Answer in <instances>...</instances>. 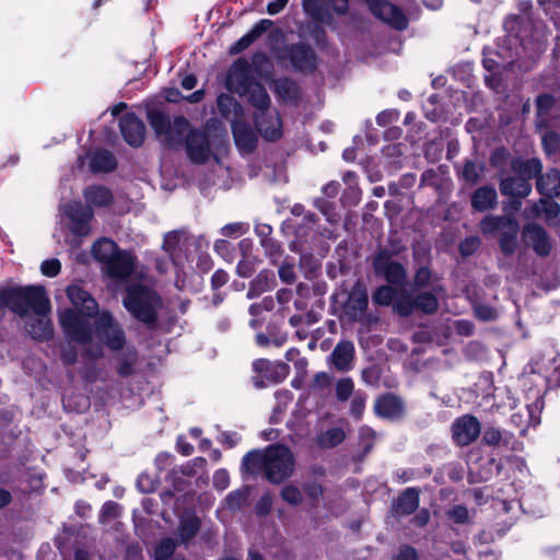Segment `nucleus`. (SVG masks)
Masks as SVG:
<instances>
[{"mask_svg": "<svg viewBox=\"0 0 560 560\" xmlns=\"http://www.w3.org/2000/svg\"><path fill=\"white\" fill-rule=\"evenodd\" d=\"M9 307L15 314L28 317L25 328L32 338L45 340L52 335L51 323L48 317L50 303L45 290L39 285L7 287L0 290V317Z\"/></svg>", "mask_w": 560, "mask_h": 560, "instance_id": "1", "label": "nucleus"}, {"mask_svg": "<svg viewBox=\"0 0 560 560\" xmlns=\"http://www.w3.org/2000/svg\"><path fill=\"white\" fill-rule=\"evenodd\" d=\"M59 320L65 334L71 340L88 346L85 350L91 358L103 355V348L100 345L94 346V340L104 343L112 350H119L125 345L126 337L122 328L107 312H103L98 316L95 330L72 308L62 311L59 314Z\"/></svg>", "mask_w": 560, "mask_h": 560, "instance_id": "2", "label": "nucleus"}, {"mask_svg": "<svg viewBox=\"0 0 560 560\" xmlns=\"http://www.w3.org/2000/svg\"><path fill=\"white\" fill-rule=\"evenodd\" d=\"M372 13L388 25L404 30L408 21L399 8L387 0H365ZM349 0H303V9L313 20L329 24L332 20L331 12L346 14Z\"/></svg>", "mask_w": 560, "mask_h": 560, "instance_id": "3", "label": "nucleus"}, {"mask_svg": "<svg viewBox=\"0 0 560 560\" xmlns=\"http://www.w3.org/2000/svg\"><path fill=\"white\" fill-rule=\"evenodd\" d=\"M243 469L248 474L262 471L266 478L279 483L289 478L294 470V458L283 445H270L264 451H252L243 458Z\"/></svg>", "mask_w": 560, "mask_h": 560, "instance_id": "4", "label": "nucleus"}, {"mask_svg": "<svg viewBox=\"0 0 560 560\" xmlns=\"http://www.w3.org/2000/svg\"><path fill=\"white\" fill-rule=\"evenodd\" d=\"M88 203L84 207L81 202L74 201L65 205L62 210L70 221V231L74 236L84 237L91 233L90 222L94 217L93 207L108 206L113 201L110 190L104 186H89L83 191Z\"/></svg>", "mask_w": 560, "mask_h": 560, "instance_id": "5", "label": "nucleus"}, {"mask_svg": "<svg viewBox=\"0 0 560 560\" xmlns=\"http://www.w3.org/2000/svg\"><path fill=\"white\" fill-rule=\"evenodd\" d=\"M93 257L104 265L112 278L126 279L135 269V258L126 250H120L115 242L103 237L92 246Z\"/></svg>", "mask_w": 560, "mask_h": 560, "instance_id": "6", "label": "nucleus"}, {"mask_svg": "<svg viewBox=\"0 0 560 560\" xmlns=\"http://www.w3.org/2000/svg\"><path fill=\"white\" fill-rule=\"evenodd\" d=\"M124 305L135 318L151 325L156 322L158 311L161 308L162 302L153 290L138 284L130 285L127 289Z\"/></svg>", "mask_w": 560, "mask_h": 560, "instance_id": "7", "label": "nucleus"}, {"mask_svg": "<svg viewBox=\"0 0 560 560\" xmlns=\"http://www.w3.org/2000/svg\"><path fill=\"white\" fill-rule=\"evenodd\" d=\"M149 122L158 139L170 148L182 144L184 137L190 132L189 121L184 117H175L173 120L160 110L148 112Z\"/></svg>", "mask_w": 560, "mask_h": 560, "instance_id": "8", "label": "nucleus"}, {"mask_svg": "<svg viewBox=\"0 0 560 560\" xmlns=\"http://www.w3.org/2000/svg\"><path fill=\"white\" fill-rule=\"evenodd\" d=\"M228 151V142L223 138L209 140L200 131H190L186 138V152L189 160L196 164H203L211 160L220 162Z\"/></svg>", "mask_w": 560, "mask_h": 560, "instance_id": "9", "label": "nucleus"}, {"mask_svg": "<svg viewBox=\"0 0 560 560\" xmlns=\"http://www.w3.org/2000/svg\"><path fill=\"white\" fill-rule=\"evenodd\" d=\"M254 83L248 62L244 59L235 61L228 73V90L240 95H245Z\"/></svg>", "mask_w": 560, "mask_h": 560, "instance_id": "10", "label": "nucleus"}, {"mask_svg": "<svg viewBox=\"0 0 560 560\" xmlns=\"http://www.w3.org/2000/svg\"><path fill=\"white\" fill-rule=\"evenodd\" d=\"M368 292L361 282H357L343 304V313L350 320H361L368 308Z\"/></svg>", "mask_w": 560, "mask_h": 560, "instance_id": "11", "label": "nucleus"}, {"mask_svg": "<svg viewBox=\"0 0 560 560\" xmlns=\"http://www.w3.org/2000/svg\"><path fill=\"white\" fill-rule=\"evenodd\" d=\"M453 439L458 445H468L480 434V423L477 418L465 415L452 425Z\"/></svg>", "mask_w": 560, "mask_h": 560, "instance_id": "12", "label": "nucleus"}, {"mask_svg": "<svg viewBox=\"0 0 560 560\" xmlns=\"http://www.w3.org/2000/svg\"><path fill=\"white\" fill-rule=\"evenodd\" d=\"M67 296L82 315L91 317L97 313L98 306L96 301L80 284H70L67 288Z\"/></svg>", "mask_w": 560, "mask_h": 560, "instance_id": "13", "label": "nucleus"}, {"mask_svg": "<svg viewBox=\"0 0 560 560\" xmlns=\"http://www.w3.org/2000/svg\"><path fill=\"white\" fill-rule=\"evenodd\" d=\"M255 122L259 133L266 140H277L282 135V124L276 110L257 113Z\"/></svg>", "mask_w": 560, "mask_h": 560, "instance_id": "14", "label": "nucleus"}, {"mask_svg": "<svg viewBox=\"0 0 560 560\" xmlns=\"http://www.w3.org/2000/svg\"><path fill=\"white\" fill-rule=\"evenodd\" d=\"M374 269L390 283H400L405 279V270L398 262L392 261L386 252H380L374 258Z\"/></svg>", "mask_w": 560, "mask_h": 560, "instance_id": "15", "label": "nucleus"}, {"mask_svg": "<svg viewBox=\"0 0 560 560\" xmlns=\"http://www.w3.org/2000/svg\"><path fill=\"white\" fill-rule=\"evenodd\" d=\"M120 130L124 139L132 147L142 144L145 136L143 122L133 114L125 115L120 120Z\"/></svg>", "mask_w": 560, "mask_h": 560, "instance_id": "16", "label": "nucleus"}, {"mask_svg": "<svg viewBox=\"0 0 560 560\" xmlns=\"http://www.w3.org/2000/svg\"><path fill=\"white\" fill-rule=\"evenodd\" d=\"M537 189L544 197L540 200L542 208L546 211L552 212V205L548 199L560 195V174L557 171H553L552 173L541 176L537 180Z\"/></svg>", "mask_w": 560, "mask_h": 560, "instance_id": "17", "label": "nucleus"}, {"mask_svg": "<svg viewBox=\"0 0 560 560\" xmlns=\"http://www.w3.org/2000/svg\"><path fill=\"white\" fill-rule=\"evenodd\" d=\"M524 242L533 247V249L540 256H546L551 249V244L546 232L535 224H528L523 231Z\"/></svg>", "mask_w": 560, "mask_h": 560, "instance_id": "18", "label": "nucleus"}, {"mask_svg": "<svg viewBox=\"0 0 560 560\" xmlns=\"http://www.w3.org/2000/svg\"><path fill=\"white\" fill-rule=\"evenodd\" d=\"M232 131L236 147L243 153L252 152L257 142L256 133L242 118L232 124Z\"/></svg>", "mask_w": 560, "mask_h": 560, "instance_id": "19", "label": "nucleus"}, {"mask_svg": "<svg viewBox=\"0 0 560 560\" xmlns=\"http://www.w3.org/2000/svg\"><path fill=\"white\" fill-rule=\"evenodd\" d=\"M287 57L290 59L291 65L298 70H313L315 67V54L305 45H292L287 49Z\"/></svg>", "mask_w": 560, "mask_h": 560, "instance_id": "20", "label": "nucleus"}, {"mask_svg": "<svg viewBox=\"0 0 560 560\" xmlns=\"http://www.w3.org/2000/svg\"><path fill=\"white\" fill-rule=\"evenodd\" d=\"M354 357V346L350 341H340L337 343L330 354V361L339 371H348L352 368Z\"/></svg>", "mask_w": 560, "mask_h": 560, "instance_id": "21", "label": "nucleus"}, {"mask_svg": "<svg viewBox=\"0 0 560 560\" xmlns=\"http://www.w3.org/2000/svg\"><path fill=\"white\" fill-rule=\"evenodd\" d=\"M374 409L377 416L394 419L401 416L404 406L396 396L385 395L375 401Z\"/></svg>", "mask_w": 560, "mask_h": 560, "instance_id": "22", "label": "nucleus"}, {"mask_svg": "<svg viewBox=\"0 0 560 560\" xmlns=\"http://www.w3.org/2000/svg\"><path fill=\"white\" fill-rule=\"evenodd\" d=\"M217 104L220 114L230 119L231 124L244 118L243 108L233 96L229 94H221L218 96Z\"/></svg>", "mask_w": 560, "mask_h": 560, "instance_id": "23", "label": "nucleus"}, {"mask_svg": "<svg viewBox=\"0 0 560 560\" xmlns=\"http://www.w3.org/2000/svg\"><path fill=\"white\" fill-rule=\"evenodd\" d=\"M510 47L501 51L486 50L483 57V66L490 72H497L501 67L513 63V52Z\"/></svg>", "mask_w": 560, "mask_h": 560, "instance_id": "24", "label": "nucleus"}, {"mask_svg": "<svg viewBox=\"0 0 560 560\" xmlns=\"http://www.w3.org/2000/svg\"><path fill=\"white\" fill-rule=\"evenodd\" d=\"M501 192L506 196L526 197L530 192V184L523 177H511L502 180Z\"/></svg>", "mask_w": 560, "mask_h": 560, "instance_id": "25", "label": "nucleus"}, {"mask_svg": "<svg viewBox=\"0 0 560 560\" xmlns=\"http://www.w3.org/2000/svg\"><path fill=\"white\" fill-rule=\"evenodd\" d=\"M183 247L182 234L178 232H170L165 235L163 242L164 250L170 255L174 265L179 266L183 264Z\"/></svg>", "mask_w": 560, "mask_h": 560, "instance_id": "26", "label": "nucleus"}, {"mask_svg": "<svg viewBox=\"0 0 560 560\" xmlns=\"http://www.w3.org/2000/svg\"><path fill=\"white\" fill-rule=\"evenodd\" d=\"M497 203V191L492 187H481L472 196L471 205L478 211L491 209Z\"/></svg>", "mask_w": 560, "mask_h": 560, "instance_id": "27", "label": "nucleus"}, {"mask_svg": "<svg viewBox=\"0 0 560 560\" xmlns=\"http://www.w3.org/2000/svg\"><path fill=\"white\" fill-rule=\"evenodd\" d=\"M419 505V492L413 489H407L398 499L396 513L401 515L411 514Z\"/></svg>", "mask_w": 560, "mask_h": 560, "instance_id": "28", "label": "nucleus"}, {"mask_svg": "<svg viewBox=\"0 0 560 560\" xmlns=\"http://www.w3.org/2000/svg\"><path fill=\"white\" fill-rule=\"evenodd\" d=\"M249 94V101L258 110V113H264L269 109L270 105V98L266 92V90L259 84L254 83L249 91L247 92Z\"/></svg>", "mask_w": 560, "mask_h": 560, "instance_id": "29", "label": "nucleus"}, {"mask_svg": "<svg viewBox=\"0 0 560 560\" xmlns=\"http://www.w3.org/2000/svg\"><path fill=\"white\" fill-rule=\"evenodd\" d=\"M115 167V158L108 151H98L91 159V170L93 172H110Z\"/></svg>", "mask_w": 560, "mask_h": 560, "instance_id": "30", "label": "nucleus"}, {"mask_svg": "<svg viewBox=\"0 0 560 560\" xmlns=\"http://www.w3.org/2000/svg\"><path fill=\"white\" fill-rule=\"evenodd\" d=\"M272 281L273 275L271 272L267 270L259 272L256 279L252 282V285L247 292V298L254 299L260 293L270 290Z\"/></svg>", "mask_w": 560, "mask_h": 560, "instance_id": "31", "label": "nucleus"}, {"mask_svg": "<svg viewBox=\"0 0 560 560\" xmlns=\"http://www.w3.org/2000/svg\"><path fill=\"white\" fill-rule=\"evenodd\" d=\"M200 522L196 516H188L182 520L179 537L183 542H188L199 530Z\"/></svg>", "mask_w": 560, "mask_h": 560, "instance_id": "32", "label": "nucleus"}, {"mask_svg": "<svg viewBox=\"0 0 560 560\" xmlns=\"http://www.w3.org/2000/svg\"><path fill=\"white\" fill-rule=\"evenodd\" d=\"M346 438L345 432L339 428H332L320 434L318 442L324 447H332L340 444Z\"/></svg>", "mask_w": 560, "mask_h": 560, "instance_id": "33", "label": "nucleus"}, {"mask_svg": "<svg viewBox=\"0 0 560 560\" xmlns=\"http://www.w3.org/2000/svg\"><path fill=\"white\" fill-rule=\"evenodd\" d=\"M511 223V231L503 233L500 238V246L505 254H512L516 248L517 225Z\"/></svg>", "mask_w": 560, "mask_h": 560, "instance_id": "34", "label": "nucleus"}, {"mask_svg": "<svg viewBox=\"0 0 560 560\" xmlns=\"http://www.w3.org/2000/svg\"><path fill=\"white\" fill-rule=\"evenodd\" d=\"M415 305L425 313H433L438 308V299L431 293L418 295Z\"/></svg>", "mask_w": 560, "mask_h": 560, "instance_id": "35", "label": "nucleus"}, {"mask_svg": "<svg viewBox=\"0 0 560 560\" xmlns=\"http://www.w3.org/2000/svg\"><path fill=\"white\" fill-rule=\"evenodd\" d=\"M175 550V541L172 538L162 539L155 548V560H167Z\"/></svg>", "mask_w": 560, "mask_h": 560, "instance_id": "36", "label": "nucleus"}, {"mask_svg": "<svg viewBox=\"0 0 560 560\" xmlns=\"http://www.w3.org/2000/svg\"><path fill=\"white\" fill-rule=\"evenodd\" d=\"M395 299V291L388 285L380 287L373 294V302L378 305H389Z\"/></svg>", "mask_w": 560, "mask_h": 560, "instance_id": "37", "label": "nucleus"}, {"mask_svg": "<svg viewBox=\"0 0 560 560\" xmlns=\"http://www.w3.org/2000/svg\"><path fill=\"white\" fill-rule=\"evenodd\" d=\"M136 352L133 350H127L126 353H124L122 358L120 359V363L118 365V373L121 376H127L132 373V366L136 362Z\"/></svg>", "mask_w": 560, "mask_h": 560, "instance_id": "38", "label": "nucleus"}, {"mask_svg": "<svg viewBox=\"0 0 560 560\" xmlns=\"http://www.w3.org/2000/svg\"><path fill=\"white\" fill-rule=\"evenodd\" d=\"M447 517L457 524H464L469 521V511L464 505H454L446 512Z\"/></svg>", "mask_w": 560, "mask_h": 560, "instance_id": "39", "label": "nucleus"}, {"mask_svg": "<svg viewBox=\"0 0 560 560\" xmlns=\"http://www.w3.org/2000/svg\"><path fill=\"white\" fill-rule=\"evenodd\" d=\"M354 385L351 378L345 377L337 382L336 394L339 400H347L353 392Z\"/></svg>", "mask_w": 560, "mask_h": 560, "instance_id": "40", "label": "nucleus"}, {"mask_svg": "<svg viewBox=\"0 0 560 560\" xmlns=\"http://www.w3.org/2000/svg\"><path fill=\"white\" fill-rule=\"evenodd\" d=\"M281 497L285 502L293 505L300 504L302 502V493L300 489L292 485L282 488Z\"/></svg>", "mask_w": 560, "mask_h": 560, "instance_id": "41", "label": "nucleus"}, {"mask_svg": "<svg viewBox=\"0 0 560 560\" xmlns=\"http://www.w3.org/2000/svg\"><path fill=\"white\" fill-rule=\"evenodd\" d=\"M246 500H247V493L244 491L237 490V491L231 492L226 497L225 502H226V505L229 509L237 510L244 505Z\"/></svg>", "mask_w": 560, "mask_h": 560, "instance_id": "42", "label": "nucleus"}, {"mask_svg": "<svg viewBox=\"0 0 560 560\" xmlns=\"http://www.w3.org/2000/svg\"><path fill=\"white\" fill-rule=\"evenodd\" d=\"M120 514V506L116 502H106L101 511V521L106 523L113 518H116Z\"/></svg>", "mask_w": 560, "mask_h": 560, "instance_id": "43", "label": "nucleus"}, {"mask_svg": "<svg viewBox=\"0 0 560 560\" xmlns=\"http://www.w3.org/2000/svg\"><path fill=\"white\" fill-rule=\"evenodd\" d=\"M503 440L501 430L494 427L487 428L482 434V441L487 445L495 446L499 445Z\"/></svg>", "mask_w": 560, "mask_h": 560, "instance_id": "44", "label": "nucleus"}, {"mask_svg": "<svg viewBox=\"0 0 560 560\" xmlns=\"http://www.w3.org/2000/svg\"><path fill=\"white\" fill-rule=\"evenodd\" d=\"M288 374H289L288 365L282 362H276V363H272V370L270 372V375H267V381H272V382L278 383V382H281L282 380H284Z\"/></svg>", "mask_w": 560, "mask_h": 560, "instance_id": "45", "label": "nucleus"}, {"mask_svg": "<svg viewBox=\"0 0 560 560\" xmlns=\"http://www.w3.org/2000/svg\"><path fill=\"white\" fill-rule=\"evenodd\" d=\"M248 230V226L244 223H240V222H236V223H230V224H226L224 225L222 229H221V233L223 236H241L243 234H245Z\"/></svg>", "mask_w": 560, "mask_h": 560, "instance_id": "46", "label": "nucleus"}, {"mask_svg": "<svg viewBox=\"0 0 560 560\" xmlns=\"http://www.w3.org/2000/svg\"><path fill=\"white\" fill-rule=\"evenodd\" d=\"M542 144L548 154L555 153L560 144V140L557 133L548 132L542 136Z\"/></svg>", "mask_w": 560, "mask_h": 560, "instance_id": "47", "label": "nucleus"}, {"mask_svg": "<svg viewBox=\"0 0 560 560\" xmlns=\"http://www.w3.org/2000/svg\"><path fill=\"white\" fill-rule=\"evenodd\" d=\"M553 105V98L550 95H540L537 98V115L542 122V117L549 112Z\"/></svg>", "mask_w": 560, "mask_h": 560, "instance_id": "48", "label": "nucleus"}, {"mask_svg": "<svg viewBox=\"0 0 560 560\" xmlns=\"http://www.w3.org/2000/svg\"><path fill=\"white\" fill-rule=\"evenodd\" d=\"M61 264L58 259L43 261L40 270L47 277H56L60 272Z\"/></svg>", "mask_w": 560, "mask_h": 560, "instance_id": "49", "label": "nucleus"}, {"mask_svg": "<svg viewBox=\"0 0 560 560\" xmlns=\"http://www.w3.org/2000/svg\"><path fill=\"white\" fill-rule=\"evenodd\" d=\"M256 40V37L250 33V31L241 37L234 45L231 47L232 54H240L244 49H246L250 44Z\"/></svg>", "mask_w": 560, "mask_h": 560, "instance_id": "50", "label": "nucleus"}, {"mask_svg": "<svg viewBox=\"0 0 560 560\" xmlns=\"http://www.w3.org/2000/svg\"><path fill=\"white\" fill-rule=\"evenodd\" d=\"M504 222L503 218L488 217L481 221V230L485 233L493 232L502 226Z\"/></svg>", "mask_w": 560, "mask_h": 560, "instance_id": "51", "label": "nucleus"}, {"mask_svg": "<svg viewBox=\"0 0 560 560\" xmlns=\"http://www.w3.org/2000/svg\"><path fill=\"white\" fill-rule=\"evenodd\" d=\"M137 487L142 492H152L156 488V481L149 475L142 474L137 479Z\"/></svg>", "mask_w": 560, "mask_h": 560, "instance_id": "52", "label": "nucleus"}, {"mask_svg": "<svg viewBox=\"0 0 560 560\" xmlns=\"http://www.w3.org/2000/svg\"><path fill=\"white\" fill-rule=\"evenodd\" d=\"M479 175H480V167L477 164H475L472 162H467L465 164L464 170H463V176L466 180L475 183L478 180Z\"/></svg>", "mask_w": 560, "mask_h": 560, "instance_id": "53", "label": "nucleus"}, {"mask_svg": "<svg viewBox=\"0 0 560 560\" xmlns=\"http://www.w3.org/2000/svg\"><path fill=\"white\" fill-rule=\"evenodd\" d=\"M229 483H230V477H229L228 471L224 469L217 470L213 476V486L218 490L222 491L228 488Z\"/></svg>", "mask_w": 560, "mask_h": 560, "instance_id": "54", "label": "nucleus"}, {"mask_svg": "<svg viewBox=\"0 0 560 560\" xmlns=\"http://www.w3.org/2000/svg\"><path fill=\"white\" fill-rule=\"evenodd\" d=\"M253 370L256 373L261 374L267 380V375H270V372L272 370V362H270L266 359H258V360L254 361Z\"/></svg>", "mask_w": 560, "mask_h": 560, "instance_id": "55", "label": "nucleus"}, {"mask_svg": "<svg viewBox=\"0 0 560 560\" xmlns=\"http://www.w3.org/2000/svg\"><path fill=\"white\" fill-rule=\"evenodd\" d=\"M279 277L285 283H293L295 280L294 267L291 264H284L279 268Z\"/></svg>", "mask_w": 560, "mask_h": 560, "instance_id": "56", "label": "nucleus"}, {"mask_svg": "<svg viewBox=\"0 0 560 560\" xmlns=\"http://www.w3.org/2000/svg\"><path fill=\"white\" fill-rule=\"evenodd\" d=\"M365 397L360 395V394H355L354 397L352 398L351 400V413L359 418L363 410H364V407H365Z\"/></svg>", "mask_w": 560, "mask_h": 560, "instance_id": "57", "label": "nucleus"}, {"mask_svg": "<svg viewBox=\"0 0 560 560\" xmlns=\"http://www.w3.org/2000/svg\"><path fill=\"white\" fill-rule=\"evenodd\" d=\"M475 314L482 320H491L494 319L497 316L495 311L487 305H477L475 307Z\"/></svg>", "mask_w": 560, "mask_h": 560, "instance_id": "58", "label": "nucleus"}, {"mask_svg": "<svg viewBox=\"0 0 560 560\" xmlns=\"http://www.w3.org/2000/svg\"><path fill=\"white\" fill-rule=\"evenodd\" d=\"M272 506V499L269 494L262 495L256 504V512L259 515H266L270 512Z\"/></svg>", "mask_w": 560, "mask_h": 560, "instance_id": "59", "label": "nucleus"}, {"mask_svg": "<svg viewBox=\"0 0 560 560\" xmlns=\"http://www.w3.org/2000/svg\"><path fill=\"white\" fill-rule=\"evenodd\" d=\"M478 246L479 240L477 237L467 238L460 244V253L464 256H469L478 248Z\"/></svg>", "mask_w": 560, "mask_h": 560, "instance_id": "60", "label": "nucleus"}, {"mask_svg": "<svg viewBox=\"0 0 560 560\" xmlns=\"http://www.w3.org/2000/svg\"><path fill=\"white\" fill-rule=\"evenodd\" d=\"M316 208H318L322 213L327 218L329 222H336L338 220L337 214L334 212H330V205L329 202L318 199L315 201Z\"/></svg>", "mask_w": 560, "mask_h": 560, "instance_id": "61", "label": "nucleus"}, {"mask_svg": "<svg viewBox=\"0 0 560 560\" xmlns=\"http://www.w3.org/2000/svg\"><path fill=\"white\" fill-rule=\"evenodd\" d=\"M398 119V114L393 110H385L377 115L376 122L380 126H386L388 124H392L393 121H396Z\"/></svg>", "mask_w": 560, "mask_h": 560, "instance_id": "62", "label": "nucleus"}, {"mask_svg": "<svg viewBox=\"0 0 560 560\" xmlns=\"http://www.w3.org/2000/svg\"><path fill=\"white\" fill-rule=\"evenodd\" d=\"M229 280V276L225 271L223 270H217L213 276H212V287L214 289H218L222 285H224Z\"/></svg>", "mask_w": 560, "mask_h": 560, "instance_id": "63", "label": "nucleus"}, {"mask_svg": "<svg viewBox=\"0 0 560 560\" xmlns=\"http://www.w3.org/2000/svg\"><path fill=\"white\" fill-rule=\"evenodd\" d=\"M396 560H417L416 550L411 547H402L399 550Z\"/></svg>", "mask_w": 560, "mask_h": 560, "instance_id": "64", "label": "nucleus"}]
</instances>
